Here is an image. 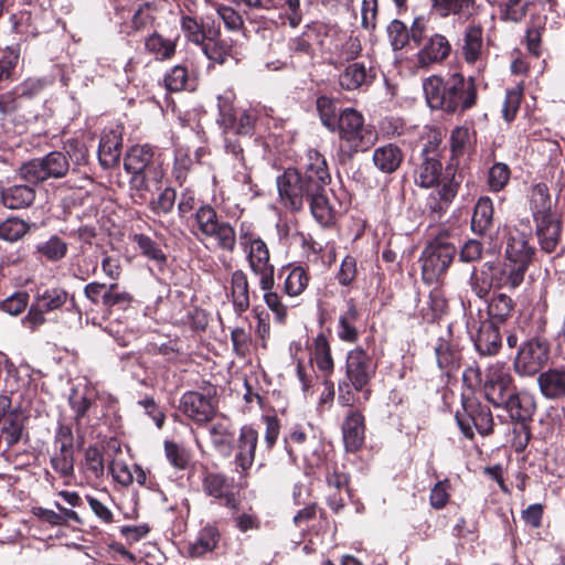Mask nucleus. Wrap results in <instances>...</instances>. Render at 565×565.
<instances>
[{"mask_svg":"<svg viewBox=\"0 0 565 565\" xmlns=\"http://www.w3.org/2000/svg\"><path fill=\"white\" fill-rule=\"evenodd\" d=\"M327 163L321 153L315 149L307 151L303 173L296 169H287L282 175L277 179V188L281 203L292 210L300 211L306 200H308L311 189L309 175L315 180L317 160Z\"/></svg>","mask_w":565,"mask_h":565,"instance_id":"1","label":"nucleus"},{"mask_svg":"<svg viewBox=\"0 0 565 565\" xmlns=\"http://www.w3.org/2000/svg\"><path fill=\"white\" fill-rule=\"evenodd\" d=\"M441 163L436 158H424L414 171V181L420 188L437 185L436 192L429 195V207L436 213H444L458 193L459 183L452 178L440 179Z\"/></svg>","mask_w":565,"mask_h":565,"instance_id":"2","label":"nucleus"},{"mask_svg":"<svg viewBox=\"0 0 565 565\" xmlns=\"http://www.w3.org/2000/svg\"><path fill=\"white\" fill-rule=\"evenodd\" d=\"M338 130L340 147L345 150L349 158L359 151L369 150L377 140V132L373 126L364 122L363 115L354 108H345L339 114Z\"/></svg>","mask_w":565,"mask_h":565,"instance_id":"3","label":"nucleus"},{"mask_svg":"<svg viewBox=\"0 0 565 565\" xmlns=\"http://www.w3.org/2000/svg\"><path fill=\"white\" fill-rule=\"evenodd\" d=\"M125 170L131 174V184L137 190H148L150 184H158L164 177L160 156H156L148 145L131 147L124 158Z\"/></svg>","mask_w":565,"mask_h":565,"instance_id":"4","label":"nucleus"},{"mask_svg":"<svg viewBox=\"0 0 565 565\" xmlns=\"http://www.w3.org/2000/svg\"><path fill=\"white\" fill-rule=\"evenodd\" d=\"M551 354L550 342L540 337H534L523 342L513 361L516 374L532 376L537 374L548 362Z\"/></svg>","mask_w":565,"mask_h":565,"instance_id":"5","label":"nucleus"},{"mask_svg":"<svg viewBox=\"0 0 565 565\" xmlns=\"http://www.w3.org/2000/svg\"><path fill=\"white\" fill-rule=\"evenodd\" d=\"M70 170V161L65 153L52 151L45 157L31 160L20 169V174L29 183H40L50 178H64Z\"/></svg>","mask_w":565,"mask_h":565,"instance_id":"6","label":"nucleus"},{"mask_svg":"<svg viewBox=\"0 0 565 565\" xmlns=\"http://www.w3.org/2000/svg\"><path fill=\"white\" fill-rule=\"evenodd\" d=\"M317 160L315 180L309 175V182L312 192L308 198L310 210L316 221L323 225H330L333 222V209L329 202L326 186L329 184L331 177L327 163Z\"/></svg>","mask_w":565,"mask_h":565,"instance_id":"7","label":"nucleus"},{"mask_svg":"<svg viewBox=\"0 0 565 565\" xmlns=\"http://www.w3.org/2000/svg\"><path fill=\"white\" fill-rule=\"evenodd\" d=\"M235 95L233 92H225L217 97L218 122L225 131H232L238 135H247L253 128L258 117V110L254 107L245 108L237 118L234 108Z\"/></svg>","mask_w":565,"mask_h":565,"instance_id":"8","label":"nucleus"},{"mask_svg":"<svg viewBox=\"0 0 565 565\" xmlns=\"http://www.w3.org/2000/svg\"><path fill=\"white\" fill-rule=\"evenodd\" d=\"M241 245L247 253V260L250 270L259 277L262 289L273 288L274 266L269 263V250L266 243L259 237H252L247 234H241Z\"/></svg>","mask_w":565,"mask_h":565,"instance_id":"9","label":"nucleus"},{"mask_svg":"<svg viewBox=\"0 0 565 565\" xmlns=\"http://www.w3.org/2000/svg\"><path fill=\"white\" fill-rule=\"evenodd\" d=\"M345 373L353 388L363 392L367 399L371 393L367 385L376 373L373 359L361 348L351 350L347 356Z\"/></svg>","mask_w":565,"mask_h":565,"instance_id":"10","label":"nucleus"},{"mask_svg":"<svg viewBox=\"0 0 565 565\" xmlns=\"http://www.w3.org/2000/svg\"><path fill=\"white\" fill-rule=\"evenodd\" d=\"M462 408V412H457L456 420L467 438H473V427L482 436L492 433L493 417L489 407L482 406L476 401H466Z\"/></svg>","mask_w":565,"mask_h":565,"instance_id":"11","label":"nucleus"},{"mask_svg":"<svg viewBox=\"0 0 565 565\" xmlns=\"http://www.w3.org/2000/svg\"><path fill=\"white\" fill-rule=\"evenodd\" d=\"M532 235L530 222H520L519 226L509 228L507 237L505 257L516 266L527 269L535 253V248L530 245L529 239Z\"/></svg>","mask_w":565,"mask_h":565,"instance_id":"12","label":"nucleus"},{"mask_svg":"<svg viewBox=\"0 0 565 565\" xmlns=\"http://www.w3.org/2000/svg\"><path fill=\"white\" fill-rule=\"evenodd\" d=\"M486 398L495 407L503 405L505 397L514 391L513 380L504 363L495 362L486 371L483 381Z\"/></svg>","mask_w":565,"mask_h":565,"instance_id":"13","label":"nucleus"},{"mask_svg":"<svg viewBox=\"0 0 565 565\" xmlns=\"http://www.w3.org/2000/svg\"><path fill=\"white\" fill-rule=\"evenodd\" d=\"M456 247L443 238H435L423 250L422 268L424 274L437 276L446 271L452 263Z\"/></svg>","mask_w":565,"mask_h":565,"instance_id":"14","label":"nucleus"},{"mask_svg":"<svg viewBox=\"0 0 565 565\" xmlns=\"http://www.w3.org/2000/svg\"><path fill=\"white\" fill-rule=\"evenodd\" d=\"M451 53V44L448 39L435 33L428 36L415 55V67L427 71L436 64L443 63Z\"/></svg>","mask_w":565,"mask_h":565,"instance_id":"15","label":"nucleus"},{"mask_svg":"<svg viewBox=\"0 0 565 565\" xmlns=\"http://www.w3.org/2000/svg\"><path fill=\"white\" fill-rule=\"evenodd\" d=\"M290 450L298 452L311 467L322 462L321 444L311 427L296 426L289 436Z\"/></svg>","mask_w":565,"mask_h":565,"instance_id":"16","label":"nucleus"},{"mask_svg":"<svg viewBox=\"0 0 565 565\" xmlns=\"http://www.w3.org/2000/svg\"><path fill=\"white\" fill-rule=\"evenodd\" d=\"M451 114L463 113L477 103V86L472 76L465 77L461 73L450 75Z\"/></svg>","mask_w":565,"mask_h":565,"instance_id":"17","label":"nucleus"},{"mask_svg":"<svg viewBox=\"0 0 565 565\" xmlns=\"http://www.w3.org/2000/svg\"><path fill=\"white\" fill-rule=\"evenodd\" d=\"M179 408L186 417L198 424L210 422L215 414L212 399L195 391H189L182 395Z\"/></svg>","mask_w":565,"mask_h":565,"instance_id":"18","label":"nucleus"},{"mask_svg":"<svg viewBox=\"0 0 565 565\" xmlns=\"http://www.w3.org/2000/svg\"><path fill=\"white\" fill-rule=\"evenodd\" d=\"M202 489L209 497L215 499L221 505L236 510L238 500L233 484L221 473L210 472L203 479Z\"/></svg>","mask_w":565,"mask_h":565,"instance_id":"19","label":"nucleus"},{"mask_svg":"<svg viewBox=\"0 0 565 565\" xmlns=\"http://www.w3.org/2000/svg\"><path fill=\"white\" fill-rule=\"evenodd\" d=\"M450 76L444 81L437 75L427 77L423 83L426 102L431 109L451 114Z\"/></svg>","mask_w":565,"mask_h":565,"instance_id":"20","label":"nucleus"},{"mask_svg":"<svg viewBox=\"0 0 565 565\" xmlns=\"http://www.w3.org/2000/svg\"><path fill=\"white\" fill-rule=\"evenodd\" d=\"M258 433L250 426H243L235 445V466L242 473L254 463Z\"/></svg>","mask_w":565,"mask_h":565,"instance_id":"21","label":"nucleus"},{"mask_svg":"<svg viewBox=\"0 0 565 565\" xmlns=\"http://www.w3.org/2000/svg\"><path fill=\"white\" fill-rule=\"evenodd\" d=\"M362 51L361 41L356 35L339 33L331 41L328 52L333 65L349 62L359 56Z\"/></svg>","mask_w":565,"mask_h":565,"instance_id":"22","label":"nucleus"},{"mask_svg":"<svg viewBox=\"0 0 565 565\" xmlns=\"http://www.w3.org/2000/svg\"><path fill=\"white\" fill-rule=\"evenodd\" d=\"M122 137L118 129L104 131L98 148V159L104 168H111L119 162Z\"/></svg>","mask_w":565,"mask_h":565,"instance_id":"23","label":"nucleus"},{"mask_svg":"<svg viewBox=\"0 0 565 565\" xmlns=\"http://www.w3.org/2000/svg\"><path fill=\"white\" fill-rule=\"evenodd\" d=\"M501 407H504L512 420L526 422L530 420L535 412L536 404L534 398L524 393H515V390L505 397Z\"/></svg>","mask_w":565,"mask_h":565,"instance_id":"24","label":"nucleus"},{"mask_svg":"<svg viewBox=\"0 0 565 565\" xmlns=\"http://www.w3.org/2000/svg\"><path fill=\"white\" fill-rule=\"evenodd\" d=\"M540 391L546 398L555 399L565 396V367L548 369L537 377Z\"/></svg>","mask_w":565,"mask_h":565,"instance_id":"25","label":"nucleus"},{"mask_svg":"<svg viewBox=\"0 0 565 565\" xmlns=\"http://www.w3.org/2000/svg\"><path fill=\"white\" fill-rule=\"evenodd\" d=\"M343 441L348 451L354 452L359 450L364 443V418L360 413L352 412L345 418L343 426Z\"/></svg>","mask_w":565,"mask_h":565,"instance_id":"26","label":"nucleus"},{"mask_svg":"<svg viewBox=\"0 0 565 565\" xmlns=\"http://www.w3.org/2000/svg\"><path fill=\"white\" fill-rule=\"evenodd\" d=\"M529 207L534 221L551 217L552 200L548 188L544 183L534 184L529 193Z\"/></svg>","mask_w":565,"mask_h":565,"instance_id":"27","label":"nucleus"},{"mask_svg":"<svg viewBox=\"0 0 565 565\" xmlns=\"http://www.w3.org/2000/svg\"><path fill=\"white\" fill-rule=\"evenodd\" d=\"M403 157V152L397 146L388 143L376 148L372 159L381 172L393 173L399 168Z\"/></svg>","mask_w":565,"mask_h":565,"instance_id":"28","label":"nucleus"},{"mask_svg":"<svg viewBox=\"0 0 565 565\" xmlns=\"http://www.w3.org/2000/svg\"><path fill=\"white\" fill-rule=\"evenodd\" d=\"M469 286L478 298H484L494 287V262H486L479 269L473 268Z\"/></svg>","mask_w":565,"mask_h":565,"instance_id":"29","label":"nucleus"},{"mask_svg":"<svg viewBox=\"0 0 565 565\" xmlns=\"http://www.w3.org/2000/svg\"><path fill=\"white\" fill-rule=\"evenodd\" d=\"M374 75L372 70L363 63L350 64L339 76V83L342 88L352 90L372 82Z\"/></svg>","mask_w":565,"mask_h":565,"instance_id":"30","label":"nucleus"},{"mask_svg":"<svg viewBox=\"0 0 565 565\" xmlns=\"http://www.w3.org/2000/svg\"><path fill=\"white\" fill-rule=\"evenodd\" d=\"M525 271V269L511 262L494 263V288L508 287L514 289L519 287L524 279Z\"/></svg>","mask_w":565,"mask_h":565,"instance_id":"31","label":"nucleus"},{"mask_svg":"<svg viewBox=\"0 0 565 565\" xmlns=\"http://www.w3.org/2000/svg\"><path fill=\"white\" fill-rule=\"evenodd\" d=\"M536 223V235L539 237V242L541 248L546 253H552L555 250L559 234H561V223L555 220L553 216L546 217L543 220L535 221Z\"/></svg>","mask_w":565,"mask_h":565,"instance_id":"32","label":"nucleus"},{"mask_svg":"<svg viewBox=\"0 0 565 565\" xmlns=\"http://www.w3.org/2000/svg\"><path fill=\"white\" fill-rule=\"evenodd\" d=\"M482 29L479 25H469L463 35L462 54L468 64H476L482 58Z\"/></svg>","mask_w":565,"mask_h":565,"instance_id":"33","label":"nucleus"},{"mask_svg":"<svg viewBox=\"0 0 565 565\" xmlns=\"http://www.w3.org/2000/svg\"><path fill=\"white\" fill-rule=\"evenodd\" d=\"M231 296L236 312L242 313L249 308L248 280L246 274L241 269L232 274Z\"/></svg>","mask_w":565,"mask_h":565,"instance_id":"34","label":"nucleus"},{"mask_svg":"<svg viewBox=\"0 0 565 565\" xmlns=\"http://www.w3.org/2000/svg\"><path fill=\"white\" fill-rule=\"evenodd\" d=\"M210 239L216 243L217 248L233 252L236 246V232L228 222L217 220L207 234L204 235V242Z\"/></svg>","mask_w":565,"mask_h":565,"instance_id":"35","label":"nucleus"},{"mask_svg":"<svg viewBox=\"0 0 565 565\" xmlns=\"http://www.w3.org/2000/svg\"><path fill=\"white\" fill-rule=\"evenodd\" d=\"M493 223V203L490 198H480L475 206L471 228L479 235L486 234V232L492 226Z\"/></svg>","mask_w":565,"mask_h":565,"instance_id":"36","label":"nucleus"},{"mask_svg":"<svg viewBox=\"0 0 565 565\" xmlns=\"http://www.w3.org/2000/svg\"><path fill=\"white\" fill-rule=\"evenodd\" d=\"M217 220V213L212 206L207 204L202 205L193 215L190 231L200 242L204 243V235L207 234Z\"/></svg>","mask_w":565,"mask_h":565,"instance_id":"37","label":"nucleus"},{"mask_svg":"<svg viewBox=\"0 0 565 565\" xmlns=\"http://www.w3.org/2000/svg\"><path fill=\"white\" fill-rule=\"evenodd\" d=\"M68 292L61 287L46 288L38 290L34 302L39 305L46 312L62 308L68 300Z\"/></svg>","mask_w":565,"mask_h":565,"instance_id":"38","label":"nucleus"},{"mask_svg":"<svg viewBox=\"0 0 565 565\" xmlns=\"http://www.w3.org/2000/svg\"><path fill=\"white\" fill-rule=\"evenodd\" d=\"M514 312V301L505 294H497L488 305V313L491 323H503L512 317Z\"/></svg>","mask_w":565,"mask_h":565,"instance_id":"39","label":"nucleus"},{"mask_svg":"<svg viewBox=\"0 0 565 565\" xmlns=\"http://www.w3.org/2000/svg\"><path fill=\"white\" fill-rule=\"evenodd\" d=\"M312 359L319 371L329 376L334 369L329 342L324 334L320 333L313 341Z\"/></svg>","mask_w":565,"mask_h":565,"instance_id":"40","label":"nucleus"},{"mask_svg":"<svg viewBox=\"0 0 565 565\" xmlns=\"http://www.w3.org/2000/svg\"><path fill=\"white\" fill-rule=\"evenodd\" d=\"M475 0H433L435 10L441 17L450 14L469 18L475 12Z\"/></svg>","mask_w":565,"mask_h":565,"instance_id":"41","label":"nucleus"},{"mask_svg":"<svg viewBox=\"0 0 565 565\" xmlns=\"http://www.w3.org/2000/svg\"><path fill=\"white\" fill-rule=\"evenodd\" d=\"M201 46L205 56L212 62L224 64L230 57L237 60L233 46L225 40L206 39Z\"/></svg>","mask_w":565,"mask_h":565,"instance_id":"42","label":"nucleus"},{"mask_svg":"<svg viewBox=\"0 0 565 565\" xmlns=\"http://www.w3.org/2000/svg\"><path fill=\"white\" fill-rule=\"evenodd\" d=\"M437 364L447 375L460 366V352L449 342L440 341L435 348Z\"/></svg>","mask_w":565,"mask_h":565,"instance_id":"43","label":"nucleus"},{"mask_svg":"<svg viewBox=\"0 0 565 565\" xmlns=\"http://www.w3.org/2000/svg\"><path fill=\"white\" fill-rule=\"evenodd\" d=\"M475 345L482 355L495 354L501 347V335L493 324L483 326L476 339Z\"/></svg>","mask_w":565,"mask_h":565,"instance_id":"44","label":"nucleus"},{"mask_svg":"<svg viewBox=\"0 0 565 565\" xmlns=\"http://www.w3.org/2000/svg\"><path fill=\"white\" fill-rule=\"evenodd\" d=\"M35 198L33 189L29 185H13L4 190V206L8 209H23L29 206Z\"/></svg>","mask_w":565,"mask_h":565,"instance_id":"45","label":"nucleus"},{"mask_svg":"<svg viewBox=\"0 0 565 565\" xmlns=\"http://www.w3.org/2000/svg\"><path fill=\"white\" fill-rule=\"evenodd\" d=\"M218 531L215 526L207 525L203 527L196 541L190 546V554L194 557H200L209 552H212L218 542Z\"/></svg>","mask_w":565,"mask_h":565,"instance_id":"46","label":"nucleus"},{"mask_svg":"<svg viewBox=\"0 0 565 565\" xmlns=\"http://www.w3.org/2000/svg\"><path fill=\"white\" fill-rule=\"evenodd\" d=\"M246 6L260 10H273L286 4L290 11V23L296 26L299 23L300 0H242Z\"/></svg>","mask_w":565,"mask_h":565,"instance_id":"47","label":"nucleus"},{"mask_svg":"<svg viewBox=\"0 0 565 565\" xmlns=\"http://www.w3.org/2000/svg\"><path fill=\"white\" fill-rule=\"evenodd\" d=\"M1 433L4 436L7 449L3 455L15 444H18L23 435V423L19 413H11L7 418L0 422Z\"/></svg>","mask_w":565,"mask_h":565,"instance_id":"48","label":"nucleus"},{"mask_svg":"<svg viewBox=\"0 0 565 565\" xmlns=\"http://www.w3.org/2000/svg\"><path fill=\"white\" fill-rule=\"evenodd\" d=\"M356 319L358 310L353 303H349L348 310L340 316L338 323V335L342 341L352 343L358 340Z\"/></svg>","mask_w":565,"mask_h":565,"instance_id":"49","label":"nucleus"},{"mask_svg":"<svg viewBox=\"0 0 565 565\" xmlns=\"http://www.w3.org/2000/svg\"><path fill=\"white\" fill-rule=\"evenodd\" d=\"M30 230L29 223L19 217H9L0 223V239L14 243Z\"/></svg>","mask_w":565,"mask_h":565,"instance_id":"50","label":"nucleus"},{"mask_svg":"<svg viewBox=\"0 0 565 565\" xmlns=\"http://www.w3.org/2000/svg\"><path fill=\"white\" fill-rule=\"evenodd\" d=\"M180 28L186 40L195 45H203L206 40V33L203 24L191 15H182Z\"/></svg>","mask_w":565,"mask_h":565,"instance_id":"51","label":"nucleus"},{"mask_svg":"<svg viewBox=\"0 0 565 565\" xmlns=\"http://www.w3.org/2000/svg\"><path fill=\"white\" fill-rule=\"evenodd\" d=\"M308 281L309 278L306 270L302 267H294L289 269L285 278V292L290 297L299 296L307 288Z\"/></svg>","mask_w":565,"mask_h":565,"instance_id":"52","label":"nucleus"},{"mask_svg":"<svg viewBox=\"0 0 565 565\" xmlns=\"http://www.w3.org/2000/svg\"><path fill=\"white\" fill-rule=\"evenodd\" d=\"M131 302L132 296L125 290H120L117 282L110 284L102 296V305L106 308L127 309Z\"/></svg>","mask_w":565,"mask_h":565,"instance_id":"53","label":"nucleus"},{"mask_svg":"<svg viewBox=\"0 0 565 565\" xmlns=\"http://www.w3.org/2000/svg\"><path fill=\"white\" fill-rule=\"evenodd\" d=\"M500 9L502 20L519 22L527 11V6L524 0H494Z\"/></svg>","mask_w":565,"mask_h":565,"instance_id":"54","label":"nucleus"},{"mask_svg":"<svg viewBox=\"0 0 565 565\" xmlns=\"http://www.w3.org/2000/svg\"><path fill=\"white\" fill-rule=\"evenodd\" d=\"M210 437L216 450L228 454L233 437L228 424L224 422L213 424L210 428Z\"/></svg>","mask_w":565,"mask_h":565,"instance_id":"55","label":"nucleus"},{"mask_svg":"<svg viewBox=\"0 0 565 565\" xmlns=\"http://www.w3.org/2000/svg\"><path fill=\"white\" fill-rule=\"evenodd\" d=\"M147 50L154 54L158 60L170 58L175 52L174 42L163 39L159 34H152L146 41Z\"/></svg>","mask_w":565,"mask_h":565,"instance_id":"56","label":"nucleus"},{"mask_svg":"<svg viewBox=\"0 0 565 565\" xmlns=\"http://www.w3.org/2000/svg\"><path fill=\"white\" fill-rule=\"evenodd\" d=\"M36 250L51 262L63 258L67 252V244L57 236L50 237L36 246Z\"/></svg>","mask_w":565,"mask_h":565,"instance_id":"57","label":"nucleus"},{"mask_svg":"<svg viewBox=\"0 0 565 565\" xmlns=\"http://www.w3.org/2000/svg\"><path fill=\"white\" fill-rule=\"evenodd\" d=\"M317 110L322 125L329 130L335 131L339 115L334 102L326 96H321L317 99Z\"/></svg>","mask_w":565,"mask_h":565,"instance_id":"58","label":"nucleus"},{"mask_svg":"<svg viewBox=\"0 0 565 565\" xmlns=\"http://www.w3.org/2000/svg\"><path fill=\"white\" fill-rule=\"evenodd\" d=\"M523 96V86L518 84L507 90L505 99L502 106V115L505 121L511 122L520 108Z\"/></svg>","mask_w":565,"mask_h":565,"instance_id":"59","label":"nucleus"},{"mask_svg":"<svg viewBox=\"0 0 565 565\" xmlns=\"http://www.w3.org/2000/svg\"><path fill=\"white\" fill-rule=\"evenodd\" d=\"M511 171L508 164L494 163L488 173V184L491 191L499 192L505 188L510 180Z\"/></svg>","mask_w":565,"mask_h":565,"instance_id":"60","label":"nucleus"},{"mask_svg":"<svg viewBox=\"0 0 565 565\" xmlns=\"http://www.w3.org/2000/svg\"><path fill=\"white\" fill-rule=\"evenodd\" d=\"M53 469L62 477H70L74 471L73 449L66 448L65 445L60 447V454L51 459Z\"/></svg>","mask_w":565,"mask_h":565,"instance_id":"61","label":"nucleus"},{"mask_svg":"<svg viewBox=\"0 0 565 565\" xmlns=\"http://www.w3.org/2000/svg\"><path fill=\"white\" fill-rule=\"evenodd\" d=\"M472 145V135L468 127H456L450 135V148L454 156H461Z\"/></svg>","mask_w":565,"mask_h":565,"instance_id":"62","label":"nucleus"},{"mask_svg":"<svg viewBox=\"0 0 565 565\" xmlns=\"http://www.w3.org/2000/svg\"><path fill=\"white\" fill-rule=\"evenodd\" d=\"M134 242L137 244L140 252L149 259H152L157 263L166 262V255L158 246V244L149 236L145 234H136L134 236Z\"/></svg>","mask_w":565,"mask_h":565,"instance_id":"63","label":"nucleus"},{"mask_svg":"<svg viewBox=\"0 0 565 565\" xmlns=\"http://www.w3.org/2000/svg\"><path fill=\"white\" fill-rule=\"evenodd\" d=\"M387 36L394 51H399L408 43V28L399 20H393L387 25Z\"/></svg>","mask_w":565,"mask_h":565,"instance_id":"64","label":"nucleus"}]
</instances>
